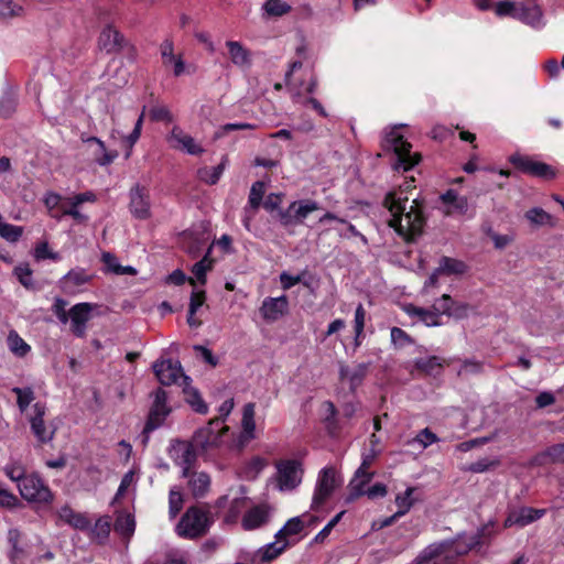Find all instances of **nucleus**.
Here are the masks:
<instances>
[{
	"mask_svg": "<svg viewBox=\"0 0 564 564\" xmlns=\"http://www.w3.org/2000/svg\"><path fill=\"white\" fill-rule=\"evenodd\" d=\"M410 184L406 183L405 188L400 186L388 193L384 198L389 227L406 241L420 235L424 224L420 204L415 198L410 200L406 196Z\"/></svg>",
	"mask_w": 564,
	"mask_h": 564,
	"instance_id": "f257e3e1",
	"label": "nucleus"
},
{
	"mask_svg": "<svg viewBox=\"0 0 564 564\" xmlns=\"http://www.w3.org/2000/svg\"><path fill=\"white\" fill-rule=\"evenodd\" d=\"M477 543V536L464 544L462 536L456 540L432 543L417 555L414 564H452L457 555L466 553Z\"/></svg>",
	"mask_w": 564,
	"mask_h": 564,
	"instance_id": "f03ea898",
	"label": "nucleus"
},
{
	"mask_svg": "<svg viewBox=\"0 0 564 564\" xmlns=\"http://www.w3.org/2000/svg\"><path fill=\"white\" fill-rule=\"evenodd\" d=\"M302 62L296 61L290 65V68L285 74V84L292 91L294 101L303 105H311L319 116L327 117L328 115L325 108L317 99L313 97L303 98V94H312L315 91L317 80L312 72H307L303 77H297L296 73L302 70Z\"/></svg>",
	"mask_w": 564,
	"mask_h": 564,
	"instance_id": "7ed1b4c3",
	"label": "nucleus"
},
{
	"mask_svg": "<svg viewBox=\"0 0 564 564\" xmlns=\"http://www.w3.org/2000/svg\"><path fill=\"white\" fill-rule=\"evenodd\" d=\"M302 62L296 61L290 65V68L285 74V84L292 91L294 101L303 105H311L319 116L327 117L328 115L325 108L317 99L313 97L303 98V94H312L315 91L317 80L312 72H307L303 77H297L296 73L302 70Z\"/></svg>",
	"mask_w": 564,
	"mask_h": 564,
	"instance_id": "20e7f679",
	"label": "nucleus"
},
{
	"mask_svg": "<svg viewBox=\"0 0 564 564\" xmlns=\"http://www.w3.org/2000/svg\"><path fill=\"white\" fill-rule=\"evenodd\" d=\"M404 127V124L389 127L383 132V147L394 153L397 160L393 167L398 171H409L420 161V155L411 152L412 147L401 132Z\"/></svg>",
	"mask_w": 564,
	"mask_h": 564,
	"instance_id": "39448f33",
	"label": "nucleus"
},
{
	"mask_svg": "<svg viewBox=\"0 0 564 564\" xmlns=\"http://www.w3.org/2000/svg\"><path fill=\"white\" fill-rule=\"evenodd\" d=\"M210 525L206 511L192 507L186 510L176 525V533L185 539H195L205 534Z\"/></svg>",
	"mask_w": 564,
	"mask_h": 564,
	"instance_id": "423d86ee",
	"label": "nucleus"
},
{
	"mask_svg": "<svg viewBox=\"0 0 564 564\" xmlns=\"http://www.w3.org/2000/svg\"><path fill=\"white\" fill-rule=\"evenodd\" d=\"M276 488L282 492H290L297 488L303 478V468L300 460L282 459L275 464Z\"/></svg>",
	"mask_w": 564,
	"mask_h": 564,
	"instance_id": "0eeeda50",
	"label": "nucleus"
},
{
	"mask_svg": "<svg viewBox=\"0 0 564 564\" xmlns=\"http://www.w3.org/2000/svg\"><path fill=\"white\" fill-rule=\"evenodd\" d=\"M334 467H324L317 476L311 509L318 510L340 485Z\"/></svg>",
	"mask_w": 564,
	"mask_h": 564,
	"instance_id": "6e6552de",
	"label": "nucleus"
},
{
	"mask_svg": "<svg viewBox=\"0 0 564 564\" xmlns=\"http://www.w3.org/2000/svg\"><path fill=\"white\" fill-rule=\"evenodd\" d=\"M23 499L33 503H50L53 495L37 475H28L18 485Z\"/></svg>",
	"mask_w": 564,
	"mask_h": 564,
	"instance_id": "1a4fd4ad",
	"label": "nucleus"
},
{
	"mask_svg": "<svg viewBox=\"0 0 564 564\" xmlns=\"http://www.w3.org/2000/svg\"><path fill=\"white\" fill-rule=\"evenodd\" d=\"M227 431L221 419L212 420L207 426L199 429L193 436L195 447L207 451L221 443L223 433Z\"/></svg>",
	"mask_w": 564,
	"mask_h": 564,
	"instance_id": "9d476101",
	"label": "nucleus"
},
{
	"mask_svg": "<svg viewBox=\"0 0 564 564\" xmlns=\"http://www.w3.org/2000/svg\"><path fill=\"white\" fill-rule=\"evenodd\" d=\"M153 370L158 380L164 386L178 384L183 387L184 383L191 381L189 377L183 372L181 364L172 359L154 362Z\"/></svg>",
	"mask_w": 564,
	"mask_h": 564,
	"instance_id": "9b49d317",
	"label": "nucleus"
},
{
	"mask_svg": "<svg viewBox=\"0 0 564 564\" xmlns=\"http://www.w3.org/2000/svg\"><path fill=\"white\" fill-rule=\"evenodd\" d=\"M172 409L167 404V394L164 390L158 389L153 394V403L143 433L149 434L163 425Z\"/></svg>",
	"mask_w": 564,
	"mask_h": 564,
	"instance_id": "f8f14e48",
	"label": "nucleus"
},
{
	"mask_svg": "<svg viewBox=\"0 0 564 564\" xmlns=\"http://www.w3.org/2000/svg\"><path fill=\"white\" fill-rule=\"evenodd\" d=\"M518 170L532 176L551 180L555 177L554 169L543 162L536 161L530 156L513 154L509 159Z\"/></svg>",
	"mask_w": 564,
	"mask_h": 564,
	"instance_id": "ddd939ff",
	"label": "nucleus"
},
{
	"mask_svg": "<svg viewBox=\"0 0 564 564\" xmlns=\"http://www.w3.org/2000/svg\"><path fill=\"white\" fill-rule=\"evenodd\" d=\"M194 446L193 443L184 441H175L170 446L169 455L171 459L182 468L183 477L189 476L191 467L196 460Z\"/></svg>",
	"mask_w": 564,
	"mask_h": 564,
	"instance_id": "4468645a",
	"label": "nucleus"
},
{
	"mask_svg": "<svg viewBox=\"0 0 564 564\" xmlns=\"http://www.w3.org/2000/svg\"><path fill=\"white\" fill-rule=\"evenodd\" d=\"M165 139L169 147L173 150L182 151L189 155H199L204 152V148L177 126L172 128Z\"/></svg>",
	"mask_w": 564,
	"mask_h": 564,
	"instance_id": "2eb2a0df",
	"label": "nucleus"
},
{
	"mask_svg": "<svg viewBox=\"0 0 564 564\" xmlns=\"http://www.w3.org/2000/svg\"><path fill=\"white\" fill-rule=\"evenodd\" d=\"M466 271L467 265L463 261L449 257H442L440 259L438 267L425 281L423 292H429L430 288H434L441 275H462Z\"/></svg>",
	"mask_w": 564,
	"mask_h": 564,
	"instance_id": "dca6fc26",
	"label": "nucleus"
},
{
	"mask_svg": "<svg viewBox=\"0 0 564 564\" xmlns=\"http://www.w3.org/2000/svg\"><path fill=\"white\" fill-rule=\"evenodd\" d=\"M274 514V507L268 502H261L251 507L242 517L241 525L245 530H256L267 525Z\"/></svg>",
	"mask_w": 564,
	"mask_h": 564,
	"instance_id": "f3484780",
	"label": "nucleus"
},
{
	"mask_svg": "<svg viewBox=\"0 0 564 564\" xmlns=\"http://www.w3.org/2000/svg\"><path fill=\"white\" fill-rule=\"evenodd\" d=\"M318 224L327 226L325 232L334 230L340 238L361 237L364 239V236L351 223L333 212L324 213L319 217Z\"/></svg>",
	"mask_w": 564,
	"mask_h": 564,
	"instance_id": "a211bd4d",
	"label": "nucleus"
},
{
	"mask_svg": "<svg viewBox=\"0 0 564 564\" xmlns=\"http://www.w3.org/2000/svg\"><path fill=\"white\" fill-rule=\"evenodd\" d=\"M545 513V509H534L531 507L513 508L508 511L507 518L503 521V527L524 528L544 517Z\"/></svg>",
	"mask_w": 564,
	"mask_h": 564,
	"instance_id": "6ab92c4d",
	"label": "nucleus"
},
{
	"mask_svg": "<svg viewBox=\"0 0 564 564\" xmlns=\"http://www.w3.org/2000/svg\"><path fill=\"white\" fill-rule=\"evenodd\" d=\"M321 207L316 200L302 199L290 204L288 209L280 215L283 225H292L296 221H303L311 213L319 210Z\"/></svg>",
	"mask_w": 564,
	"mask_h": 564,
	"instance_id": "aec40b11",
	"label": "nucleus"
},
{
	"mask_svg": "<svg viewBox=\"0 0 564 564\" xmlns=\"http://www.w3.org/2000/svg\"><path fill=\"white\" fill-rule=\"evenodd\" d=\"M159 50L163 66L171 68L175 77H180L186 73V63L183 58V54L175 52L174 43L171 39H165L160 44Z\"/></svg>",
	"mask_w": 564,
	"mask_h": 564,
	"instance_id": "412c9836",
	"label": "nucleus"
},
{
	"mask_svg": "<svg viewBox=\"0 0 564 564\" xmlns=\"http://www.w3.org/2000/svg\"><path fill=\"white\" fill-rule=\"evenodd\" d=\"M517 20L533 29L545 25L543 10L535 0L519 1Z\"/></svg>",
	"mask_w": 564,
	"mask_h": 564,
	"instance_id": "4be33fe9",
	"label": "nucleus"
},
{
	"mask_svg": "<svg viewBox=\"0 0 564 564\" xmlns=\"http://www.w3.org/2000/svg\"><path fill=\"white\" fill-rule=\"evenodd\" d=\"M129 209L139 219H148L151 216V203L149 192L144 186L135 184L131 187Z\"/></svg>",
	"mask_w": 564,
	"mask_h": 564,
	"instance_id": "5701e85b",
	"label": "nucleus"
},
{
	"mask_svg": "<svg viewBox=\"0 0 564 564\" xmlns=\"http://www.w3.org/2000/svg\"><path fill=\"white\" fill-rule=\"evenodd\" d=\"M95 305L90 303H78L69 310L70 329L77 337H84L86 334L87 322L91 317V311Z\"/></svg>",
	"mask_w": 564,
	"mask_h": 564,
	"instance_id": "b1692460",
	"label": "nucleus"
},
{
	"mask_svg": "<svg viewBox=\"0 0 564 564\" xmlns=\"http://www.w3.org/2000/svg\"><path fill=\"white\" fill-rule=\"evenodd\" d=\"M227 56L230 63L242 70L249 69L252 65V53L241 42L228 40L225 42Z\"/></svg>",
	"mask_w": 564,
	"mask_h": 564,
	"instance_id": "393cba45",
	"label": "nucleus"
},
{
	"mask_svg": "<svg viewBox=\"0 0 564 564\" xmlns=\"http://www.w3.org/2000/svg\"><path fill=\"white\" fill-rule=\"evenodd\" d=\"M45 406L41 403H35L32 406V414L30 415L31 430L34 436L41 443H47L53 440L55 431L50 429L44 423Z\"/></svg>",
	"mask_w": 564,
	"mask_h": 564,
	"instance_id": "a878e982",
	"label": "nucleus"
},
{
	"mask_svg": "<svg viewBox=\"0 0 564 564\" xmlns=\"http://www.w3.org/2000/svg\"><path fill=\"white\" fill-rule=\"evenodd\" d=\"M441 200L444 205V213L448 216H465L468 215L469 204L465 196L458 195L454 189H448L441 195Z\"/></svg>",
	"mask_w": 564,
	"mask_h": 564,
	"instance_id": "bb28decb",
	"label": "nucleus"
},
{
	"mask_svg": "<svg viewBox=\"0 0 564 564\" xmlns=\"http://www.w3.org/2000/svg\"><path fill=\"white\" fill-rule=\"evenodd\" d=\"M307 516L290 518L276 534L279 538L285 540L289 546L294 545L301 540V533L305 530V521H307Z\"/></svg>",
	"mask_w": 564,
	"mask_h": 564,
	"instance_id": "cd10ccee",
	"label": "nucleus"
},
{
	"mask_svg": "<svg viewBox=\"0 0 564 564\" xmlns=\"http://www.w3.org/2000/svg\"><path fill=\"white\" fill-rule=\"evenodd\" d=\"M288 304L285 295H281L279 297H267L260 307L261 315L267 321H278L286 313Z\"/></svg>",
	"mask_w": 564,
	"mask_h": 564,
	"instance_id": "c85d7f7f",
	"label": "nucleus"
},
{
	"mask_svg": "<svg viewBox=\"0 0 564 564\" xmlns=\"http://www.w3.org/2000/svg\"><path fill=\"white\" fill-rule=\"evenodd\" d=\"M91 275L83 268H75L68 271L62 279L61 285L67 293H75L78 288L88 283Z\"/></svg>",
	"mask_w": 564,
	"mask_h": 564,
	"instance_id": "c756f323",
	"label": "nucleus"
},
{
	"mask_svg": "<svg viewBox=\"0 0 564 564\" xmlns=\"http://www.w3.org/2000/svg\"><path fill=\"white\" fill-rule=\"evenodd\" d=\"M404 312L416 322L423 323L425 326L433 327L442 325L438 313L433 311L432 307L423 308L413 304H408L404 306Z\"/></svg>",
	"mask_w": 564,
	"mask_h": 564,
	"instance_id": "7c9ffc66",
	"label": "nucleus"
},
{
	"mask_svg": "<svg viewBox=\"0 0 564 564\" xmlns=\"http://www.w3.org/2000/svg\"><path fill=\"white\" fill-rule=\"evenodd\" d=\"M366 364H358L354 367L340 365L339 378L344 382H348L351 390H355L364 380L367 372Z\"/></svg>",
	"mask_w": 564,
	"mask_h": 564,
	"instance_id": "2f4dec72",
	"label": "nucleus"
},
{
	"mask_svg": "<svg viewBox=\"0 0 564 564\" xmlns=\"http://www.w3.org/2000/svg\"><path fill=\"white\" fill-rule=\"evenodd\" d=\"M372 477V473L364 470V468H358L349 484L350 498L355 499L357 497L364 496Z\"/></svg>",
	"mask_w": 564,
	"mask_h": 564,
	"instance_id": "473e14b6",
	"label": "nucleus"
},
{
	"mask_svg": "<svg viewBox=\"0 0 564 564\" xmlns=\"http://www.w3.org/2000/svg\"><path fill=\"white\" fill-rule=\"evenodd\" d=\"M84 141L96 145V149L93 152V154L95 156L96 162L101 166L111 164L115 161V159L118 156L117 151H108L106 149L105 143L96 137L87 138Z\"/></svg>",
	"mask_w": 564,
	"mask_h": 564,
	"instance_id": "72a5a7b5",
	"label": "nucleus"
},
{
	"mask_svg": "<svg viewBox=\"0 0 564 564\" xmlns=\"http://www.w3.org/2000/svg\"><path fill=\"white\" fill-rule=\"evenodd\" d=\"M101 260L105 264V272L116 275H135L137 269L131 265H121L118 258L110 252H104Z\"/></svg>",
	"mask_w": 564,
	"mask_h": 564,
	"instance_id": "f704fd0d",
	"label": "nucleus"
},
{
	"mask_svg": "<svg viewBox=\"0 0 564 564\" xmlns=\"http://www.w3.org/2000/svg\"><path fill=\"white\" fill-rule=\"evenodd\" d=\"M254 415H256V405L254 403H247L243 405L242 410V420H241V437L243 441H249L254 437V431H256V422H254Z\"/></svg>",
	"mask_w": 564,
	"mask_h": 564,
	"instance_id": "c9c22d12",
	"label": "nucleus"
},
{
	"mask_svg": "<svg viewBox=\"0 0 564 564\" xmlns=\"http://www.w3.org/2000/svg\"><path fill=\"white\" fill-rule=\"evenodd\" d=\"M59 519L72 525L77 530H87L89 529L90 521L86 518L85 514L75 512L69 507L65 506L61 508L58 512Z\"/></svg>",
	"mask_w": 564,
	"mask_h": 564,
	"instance_id": "e433bc0d",
	"label": "nucleus"
},
{
	"mask_svg": "<svg viewBox=\"0 0 564 564\" xmlns=\"http://www.w3.org/2000/svg\"><path fill=\"white\" fill-rule=\"evenodd\" d=\"M267 466L268 460L265 458L254 456L243 463L240 475L248 480L256 479Z\"/></svg>",
	"mask_w": 564,
	"mask_h": 564,
	"instance_id": "4c0bfd02",
	"label": "nucleus"
},
{
	"mask_svg": "<svg viewBox=\"0 0 564 564\" xmlns=\"http://www.w3.org/2000/svg\"><path fill=\"white\" fill-rule=\"evenodd\" d=\"M9 350L17 357L23 358L31 351V346L15 330H10L7 337Z\"/></svg>",
	"mask_w": 564,
	"mask_h": 564,
	"instance_id": "58836bf2",
	"label": "nucleus"
},
{
	"mask_svg": "<svg viewBox=\"0 0 564 564\" xmlns=\"http://www.w3.org/2000/svg\"><path fill=\"white\" fill-rule=\"evenodd\" d=\"M188 477V486L193 496L203 497L209 489L210 477L206 473H194Z\"/></svg>",
	"mask_w": 564,
	"mask_h": 564,
	"instance_id": "ea45409f",
	"label": "nucleus"
},
{
	"mask_svg": "<svg viewBox=\"0 0 564 564\" xmlns=\"http://www.w3.org/2000/svg\"><path fill=\"white\" fill-rule=\"evenodd\" d=\"M289 547V543L285 540L279 538L275 533L274 541L268 543L261 549V558L263 561H272L281 555Z\"/></svg>",
	"mask_w": 564,
	"mask_h": 564,
	"instance_id": "a19ab883",
	"label": "nucleus"
},
{
	"mask_svg": "<svg viewBox=\"0 0 564 564\" xmlns=\"http://www.w3.org/2000/svg\"><path fill=\"white\" fill-rule=\"evenodd\" d=\"M99 45L106 52H112L120 45V34L111 25H107L100 33Z\"/></svg>",
	"mask_w": 564,
	"mask_h": 564,
	"instance_id": "79ce46f5",
	"label": "nucleus"
},
{
	"mask_svg": "<svg viewBox=\"0 0 564 564\" xmlns=\"http://www.w3.org/2000/svg\"><path fill=\"white\" fill-rule=\"evenodd\" d=\"M183 392L186 402L198 413H206L207 405L196 389L191 386V381L183 384Z\"/></svg>",
	"mask_w": 564,
	"mask_h": 564,
	"instance_id": "37998d69",
	"label": "nucleus"
},
{
	"mask_svg": "<svg viewBox=\"0 0 564 564\" xmlns=\"http://www.w3.org/2000/svg\"><path fill=\"white\" fill-rule=\"evenodd\" d=\"M209 253L210 248L208 249L204 258L193 265L192 273L194 278L189 279L191 284L195 285V281L199 282L200 284H205L206 274L212 269L213 265V261L209 259Z\"/></svg>",
	"mask_w": 564,
	"mask_h": 564,
	"instance_id": "c03bdc74",
	"label": "nucleus"
},
{
	"mask_svg": "<svg viewBox=\"0 0 564 564\" xmlns=\"http://www.w3.org/2000/svg\"><path fill=\"white\" fill-rule=\"evenodd\" d=\"M115 530L123 536H131L135 530L134 517L130 513L118 514L115 521Z\"/></svg>",
	"mask_w": 564,
	"mask_h": 564,
	"instance_id": "a18cd8bd",
	"label": "nucleus"
},
{
	"mask_svg": "<svg viewBox=\"0 0 564 564\" xmlns=\"http://www.w3.org/2000/svg\"><path fill=\"white\" fill-rule=\"evenodd\" d=\"M226 167V160H223L218 165L213 167H203L198 170V177L203 182L207 184H216L221 174L224 173V170Z\"/></svg>",
	"mask_w": 564,
	"mask_h": 564,
	"instance_id": "49530a36",
	"label": "nucleus"
},
{
	"mask_svg": "<svg viewBox=\"0 0 564 564\" xmlns=\"http://www.w3.org/2000/svg\"><path fill=\"white\" fill-rule=\"evenodd\" d=\"M525 218L534 226H554L552 215L540 207H533L525 213Z\"/></svg>",
	"mask_w": 564,
	"mask_h": 564,
	"instance_id": "de8ad7c7",
	"label": "nucleus"
},
{
	"mask_svg": "<svg viewBox=\"0 0 564 564\" xmlns=\"http://www.w3.org/2000/svg\"><path fill=\"white\" fill-rule=\"evenodd\" d=\"M143 118H144V111H142V113L139 116L132 132L122 138V143L127 148L126 158H129L131 155L132 148L140 139L141 130H142V126H143Z\"/></svg>",
	"mask_w": 564,
	"mask_h": 564,
	"instance_id": "09e8293b",
	"label": "nucleus"
},
{
	"mask_svg": "<svg viewBox=\"0 0 564 564\" xmlns=\"http://www.w3.org/2000/svg\"><path fill=\"white\" fill-rule=\"evenodd\" d=\"M519 1L502 0L495 4V13L499 18L509 17L517 20Z\"/></svg>",
	"mask_w": 564,
	"mask_h": 564,
	"instance_id": "8fccbe9b",
	"label": "nucleus"
},
{
	"mask_svg": "<svg viewBox=\"0 0 564 564\" xmlns=\"http://www.w3.org/2000/svg\"><path fill=\"white\" fill-rule=\"evenodd\" d=\"M415 366L417 369L435 375L442 368L441 359L436 356L422 357L415 360Z\"/></svg>",
	"mask_w": 564,
	"mask_h": 564,
	"instance_id": "3c124183",
	"label": "nucleus"
},
{
	"mask_svg": "<svg viewBox=\"0 0 564 564\" xmlns=\"http://www.w3.org/2000/svg\"><path fill=\"white\" fill-rule=\"evenodd\" d=\"M263 10L268 15L281 17L290 12L291 7L282 0H267Z\"/></svg>",
	"mask_w": 564,
	"mask_h": 564,
	"instance_id": "603ef678",
	"label": "nucleus"
},
{
	"mask_svg": "<svg viewBox=\"0 0 564 564\" xmlns=\"http://www.w3.org/2000/svg\"><path fill=\"white\" fill-rule=\"evenodd\" d=\"M414 489L412 487L406 488L402 494L395 497V505L398 507L397 516H404L413 506L412 494Z\"/></svg>",
	"mask_w": 564,
	"mask_h": 564,
	"instance_id": "864d4df0",
	"label": "nucleus"
},
{
	"mask_svg": "<svg viewBox=\"0 0 564 564\" xmlns=\"http://www.w3.org/2000/svg\"><path fill=\"white\" fill-rule=\"evenodd\" d=\"M499 464H500L499 458L484 457V458H480V459L476 460L475 463H471L470 465H468L464 469L466 471L479 474V473H485V471H487V470H489L491 468H495Z\"/></svg>",
	"mask_w": 564,
	"mask_h": 564,
	"instance_id": "5fc2aeb1",
	"label": "nucleus"
},
{
	"mask_svg": "<svg viewBox=\"0 0 564 564\" xmlns=\"http://www.w3.org/2000/svg\"><path fill=\"white\" fill-rule=\"evenodd\" d=\"M183 495L180 488L173 487L169 494V513L171 518H175L183 508Z\"/></svg>",
	"mask_w": 564,
	"mask_h": 564,
	"instance_id": "6e6d98bb",
	"label": "nucleus"
},
{
	"mask_svg": "<svg viewBox=\"0 0 564 564\" xmlns=\"http://www.w3.org/2000/svg\"><path fill=\"white\" fill-rule=\"evenodd\" d=\"M12 392L17 394V403L20 411L23 413L28 409V406L34 400V392L31 388H13Z\"/></svg>",
	"mask_w": 564,
	"mask_h": 564,
	"instance_id": "4d7b16f0",
	"label": "nucleus"
},
{
	"mask_svg": "<svg viewBox=\"0 0 564 564\" xmlns=\"http://www.w3.org/2000/svg\"><path fill=\"white\" fill-rule=\"evenodd\" d=\"M14 275L26 289L33 288V272L28 263H21L14 268Z\"/></svg>",
	"mask_w": 564,
	"mask_h": 564,
	"instance_id": "13d9d810",
	"label": "nucleus"
},
{
	"mask_svg": "<svg viewBox=\"0 0 564 564\" xmlns=\"http://www.w3.org/2000/svg\"><path fill=\"white\" fill-rule=\"evenodd\" d=\"M263 194H264V183L256 182L251 186L250 194H249L248 204H249L250 209H252V210L258 209V207L260 206L261 200L263 198Z\"/></svg>",
	"mask_w": 564,
	"mask_h": 564,
	"instance_id": "bf43d9fd",
	"label": "nucleus"
},
{
	"mask_svg": "<svg viewBox=\"0 0 564 564\" xmlns=\"http://www.w3.org/2000/svg\"><path fill=\"white\" fill-rule=\"evenodd\" d=\"M135 486V477H134V471L133 470H129L127 474H124V476L122 477L121 479V482L119 485V488L117 490V494L115 496V499L113 501H119L124 495L126 492L131 488L133 487L134 488Z\"/></svg>",
	"mask_w": 564,
	"mask_h": 564,
	"instance_id": "052dcab7",
	"label": "nucleus"
},
{
	"mask_svg": "<svg viewBox=\"0 0 564 564\" xmlns=\"http://www.w3.org/2000/svg\"><path fill=\"white\" fill-rule=\"evenodd\" d=\"M110 532V521L107 517L99 518L94 528L91 529V535L98 540H104Z\"/></svg>",
	"mask_w": 564,
	"mask_h": 564,
	"instance_id": "680f3d73",
	"label": "nucleus"
},
{
	"mask_svg": "<svg viewBox=\"0 0 564 564\" xmlns=\"http://www.w3.org/2000/svg\"><path fill=\"white\" fill-rule=\"evenodd\" d=\"M21 6L13 2V0H0V15L3 18L18 17L22 13Z\"/></svg>",
	"mask_w": 564,
	"mask_h": 564,
	"instance_id": "e2e57ef3",
	"label": "nucleus"
},
{
	"mask_svg": "<svg viewBox=\"0 0 564 564\" xmlns=\"http://www.w3.org/2000/svg\"><path fill=\"white\" fill-rule=\"evenodd\" d=\"M453 299L448 294H443L440 299H437L433 305V311L438 313V317L442 319L443 315L449 316L452 308Z\"/></svg>",
	"mask_w": 564,
	"mask_h": 564,
	"instance_id": "0e129e2a",
	"label": "nucleus"
},
{
	"mask_svg": "<svg viewBox=\"0 0 564 564\" xmlns=\"http://www.w3.org/2000/svg\"><path fill=\"white\" fill-rule=\"evenodd\" d=\"M473 307L464 302L452 301V308L449 313V317H454L456 319L466 318L469 316Z\"/></svg>",
	"mask_w": 564,
	"mask_h": 564,
	"instance_id": "69168bd1",
	"label": "nucleus"
},
{
	"mask_svg": "<svg viewBox=\"0 0 564 564\" xmlns=\"http://www.w3.org/2000/svg\"><path fill=\"white\" fill-rule=\"evenodd\" d=\"M33 256L37 261L44 259L59 260V254L51 251L47 242L39 243L34 249Z\"/></svg>",
	"mask_w": 564,
	"mask_h": 564,
	"instance_id": "338daca9",
	"label": "nucleus"
},
{
	"mask_svg": "<svg viewBox=\"0 0 564 564\" xmlns=\"http://www.w3.org/2000/svg\"><path fill=\"white\" fill-rule=\"evenodd\" d=\"M438 441L437 435L427 427L422 430L414 438V442L419 443L423 448H426Z\"/></svg>",
	"mask_w": 564,
	"mask_h": 564,
	"instance_id": "774afa93",
	"label": "nucleus"
}]
</instances>
